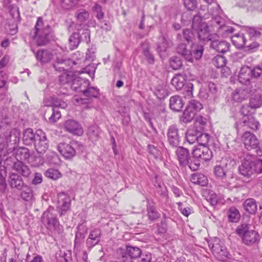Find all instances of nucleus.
I'll use <instances>...</instances> for the list:
<instances>
[{"mask_svg":"<svg viewBox=\"0 0 262 262\" xmlns=\"http://www.w3.org/2000/svg\"><path fill=\"white\" fill-rule=\"evenodd\" d=\"M242 141L248 150L254 149L256 156H262V148L260 146L259 141L255 135L246 131L242 136Z\"/></svg>","mask_w":262,"mask_h":262,"instance_id":"39448f33","label":"nucleus"},{"mask_svg":"<svg viewBox=\"0 0 262 262\" xmlns=\"http://www.w3.org/2000/svg\"><path fill=\"white\" fill-rule=\"evenodd\" d=\"M238 170L239 173L244 177L247 178H250L254 173L253 161L244 159L242 161L241 165L238 166Z\"/></svg>","mask_w":262,"mask_h":262,"instance_id":"ddd939ff","label":"nucleus"},{"mask_svg":"<svg viewBox=\"0 0 262 262\" xmlns=\"http://www.w3.org/2000/svg\"><path fill=\"white\" fill-rule=\"evenodd\" d=\"M34 52L35 57L38 61L41 63L49 62L53 57L52 52L48 49H39L36 52Z\"/></svg>","mask_w":262,"mask_h":262,"instance_id":"a878e982","label":"nucleus"},{"mask_svg":"<svg viewBox=\"0 0 262 262\" xmlns=\"http://www.w3.org/2000/svg\"><path fill=\"white\" fill-rule=\"evenodd\" d=\"M172 85L177 90H182L187 92V95L192 94L193 84L190 82H186L184 76L179 74L171 79Z\"/></svg>","mask_w":262,"mask_h":262,"instance_id":"1a4fd4ad","label":"nucleus"},{"mask_svg":"<svg viewBox=\"0 0 262 262\" xmlns=\"http://www.w3.org/2000/svg\"><path fill=\"white\" fill-rule=\"evenodd\" d=\"M83 95L88 98H97L99 94V90L97 87L90 86L84 90Z\"/></svg>","mask_w":262,"mask_h":262,"instance_id":"a18cd8bd","label":"nucleus"},{"mask_svg":"<svg viewBox=\"0 0 262 262\" xmlns=\"http://www.w3.org/2000/svg\"><path fill=\"white\" fill-rule=\"evenodd\" d=\"M184 105L182 97L178 95L171 96L169 99V107L174 112L181 111Z\"/></svg>","mask_w":262,"mask_h":262,"instance_id":"c85d7f7f","label":"nucleus"},{"mask_svg":"<svg viewBox=\"0 0 262 262\" xmlns=\"http://www.w3.org/2000/svg\"><path fill=\"white\" fill-rule=\"evenodd\" d=\"M244 90H250V89L246 88L245 89H236L232 94V99L234 101L238 102H242L248 97L247 95H245L246 92Z\"/></svg>","mask_w":262,"mask_h":262,"instance_id":"a19ab883","label":"nucleus"},{"mask_svg":"<svg viewBox=\"0 0 262 262\" xmlns=\"http://www.w3.org/2000/svg\"><path fill=\"white\" fill-rule=\"evenodd\" d=\"M61 113L55 107H48L45 111L43 117L46 119L48 118V121L50 123H55L61 117Z\"/></svg>","mask_w":262,"mask_h":262,"instance_id":"bb28decb","label":"nucleus"},{"mask_svg":"<svg viewBox=\"0 0 262 262\" xmlns=\"http://www.w3.org/2000/svg\"><path fill=\"white\" fill-rule=\"evenodd\" d=\"M196 31H198V36L199 40L203 42L212 41L215 37H219L217 33H210L209 26L206 25Z\"/></svg>","mask_w":262,"mask_h":262,"instance_id":"dca6fc26","label":"nucleus"},{"mask_svg":"<svg viewBox=\"0 0 262 262\" xmlns=\"http://www.w3.org/2000/svg\"><path fill=\"white\" fill-rule=\"evenodd\" d=\"M9 184L11 188H15L18 190H20L26 184L21 177L18 173L11 172L9 174Z\"/></svg>","mask_w":262,"mask_h":262,"instance_id":"4be33fe9","label":"nucleus"},{"mask_svg":"<svg viewBox=\"0 0 262 262\" xmlns=\"http://www.w3.org/2000/svg\"><path fill=\"white\" fill-rule=\"evenodd\" d=\"M74 78V75L70 73H63L62 74L59 76V80L60 83L62 84L72 83V80Z\"/></svg>","mask_w":262,"mask_h":262,"instance_id":"052dcab7","label":"nucleus"},{"mask_svg":"<svg viewBox=\"0 0 262 262\" xmlns=\"http://www.w3.org/2000/svg\"><path fill=\"white\" fill-rule=\"evenodd\" d=\"M228 221L232 223H237L241 219V214L238 210L235 207H231L227 211Z\"/></svg>","mask_w":262,"mask_h":262,"instance_id":"e433bc0d","label":"nucleus"},{"mask_svg":"<svg viewBox=\"0 0 262 262\" xmlns=\"http://www.w3.org/2000/svg\"><path fill=\"white\" fill-rule=\"evenodd\" d=\"M183 35L186 41L188 42H192L195 38L193 31L190 29H185L183 31Z\"/></svg>","mask_w":262,"mask_h":262,"instance_id":"69168bd1","label":"nucleus"},{"mask_svg":"<svg viewBox=\"0 0 262 262\" xmlns=\"http://www.w3.org/2000/svg\"><path fill=\"white\" fill-rule=\"evenodd\" d=\"M102 232L98 228H96L90 231L88 238L86 241V245L89 249L92 248L98 245L100 241Z\"/></svg>","mask_w":262,"mask_h":262,"instance_id":"4468645a","label":"nucleus"},{"mask_svg":"<svg viewBox=\"0 0 262 262\" xmlns=\"http://www.w3.org/2000/svg\"><path fill=\"white\" fill-rule=\"evenodd\" d=\"M212 251L214 255L220 261H225L228 257V252L226 247L219 244H213Z\"/></svg>","mask_w":262,"mask_h":262,"instance_id":"aec40b11","label":"nucleus"},{"mask_svg":"<svg viewBox=\"0 0 262 262\" xmlns=\"http://www.w3.org/2000/svg\"><path fill=\"white\" fill-rule=\"evenodd\" d=\"M195 115L192 111L186 107L183 114L180 118V122L181 124H186L190 122L194 118Z\"/></svg>","mask_w":262,"mask_h":262,"instance_id":"4c0bfd02","label":"nucleus"},{"mask_svg":"<svg viewBox=\"0 0 262 262\" xmlns=\"http://www.w3.org/2000/svg\"><path fill=\"white\" fill-rule=\"evenodd\" d=\"M76 29L79 34V37L81 42H85L86 43L90 42V30L88 28L83 29L81 25L76 26Z\"/></svg>","mask_w":262,"mask_h":262,"instance_id":"c9c22d12","label":"nucleus"},{"mask_svg":"<svg viewBox=\"0 0 262 262\" xmlns=\"http://www.w3.org/2000/svg\"><path fill=\"white\" fill-rule=\"evenodd\" d=\"M243 207L247 212L251 214H255L257 210V204L256 200L253 198L246 199L244 203Z\"/></svg>","mask_w":262,"mask_h":262,"instance_id":"7c9ffc66","label":"nucleus"},{"mask_svg":"<svg viewBox=\"0 0 262 262\" xmlns=\"http://www.w3.org/2000/svg\"><path fill=\"white\" fill-rule=\"evenodd\" d=\"M63 127L66 131L77 136H81L83 134L81 125L77 121L73 119L66 120L63 124Z\"/></svg>","mask_w":262,"mask_h":262,"instance_id":"f8f14e48","label":"nucleus"},{"mask_svg":"<svg viewBox=\"0 0 262 262\" xmlns=\"http://www.w3.org/2000/svg\"><path fill=\"white\" fill-rule=\"evenodd\" d=\"M100 129L96 126H92L89 127L88 135L93 142L96 141L99 137Z\"/></svg>","mask_w":262,"mask_h":262,"instance_id":"49530a36","label":"nucleus"},{"mask_svg":"<svg viewBox=\"0 0 262 262\" xmlns=\"http://www.w3.org/2000/svg\"><path fill=\"white\" fill-rule=\"evenodd\" d=\"M260 241V235L258 232L251 230L245 236L243 237V243L248 246H252L255 244H257Z\"/></svg>","mask_w":262,"mask_h":262,"instance_id":"393cba45","label":"nucleus"},{"mask_svg":"<svg viewBox=\"0 0 262 262\" xmlns=\"http://www.w3.org/2000/svg\"><path fill=\"white\" fill-rule=\"evenodd\" d=\"M236 164L234 160L231 158L223 159L221 164L214 167V173L220 181L221 185L224 187H228L231 185L233 177L228 174V170Z\"/></svg>","mask_w":262,"mask_h":262,"instance_id":"f257e3e1","label":"nucleus"},{"mask_svg":"<svg viewBox=\"0 0 262 262\" xmlns=\"http://www.w3.org/2000/svg\"><path fill=\"white\" fill-rule=\"evenodd\" d=\"M173 45L172 41L162 35L158 38L157 43V51L160 55L166 52L167 49Z\"/></svg>","mask_w":262,"mask_h":262,"instance_id":"b1692460","label":"nucleus"},{"mask_svg":"<svg viewBox=\"0 0 262 262\" xmlns=\"http://www.w3.org/2000/svg\"><path fill=\"white\" fill-rule=\"evenodd\" d=\"M164 84L158 85L155 90V94L159 99H164L168 95L167 90L166 89Z\"/></svg>","mask_w":262,"mask_h":262,"instance_id":"79ce46f5","label":"nucleus"},{"mask_svg":"<svg viewBox=\"0 0 262 262\" xmlns=\"http://www.w3.org/2000/svg\"><path fill=\"white\" fill-rule=\"evenodd\" d=\"M17 155L19 157L20 160L30 161V159H31L30 162H32V159L35 158V160L38 161V162L34 163V165L40 164L43 163V159L40 156L31 157L29 150L26 147L20 148L17 151Z\"/></svg>","mask_w":262,"mask_h":262,"instance_id":"5701e85b","label":"nucleus"},{"mask_svg":"<svg viewBox=\"0 0 262 262\" xmlns=\"http://www.w3.org/2000/svg\"><path fill=\"white\" fill-rule=\"evenodd\" d=\"M38 136V130L35 133L31 128H28L23 132L22 140L23 143L27 146L34 145Z\"/></svg>","mask_w":262,"mask_h":262,"instance_id":"6ab92c4d","label":"nucleus"},{"mask_svg":"<svg viewBox=\"0 0 262 262\" xmlns=\"http://www.w3.org/2000/svg\"><path fill=\"white\" fill-rule=\"evenodd\" d=\"M206 25L207 24L205 22L203 21L200 12H199L196 15L193 16L191 25V27L193 30H198Z\"/></svg>","mask_w":262,"mask_h":262,"instance_id":"58836bf2","label":"nucleus"},{"mask_svg":"<svg viewBox=\"0 0 262 262\" xmlns=\"http://www.w3.org/2000/svg\"><path fill=\"white\" fill-rule=\"evenodd\" d=\"M146 211L148 219L151 221H154L158 219L160 215L157 211L155 203L151 200H146Z\"/></svg>","mask_w":262,"mask_h":262,"instance_id":"cd10ccee","label":"nucleus"},{"mask_svg":"<svg viewBox=\"0 0 262 262\" xmlns=\"http://www.w3.org/2000/svg\"><path fill=\"white\" fill-rule=\"evenodd\" d=\"M170 65L171 67L175 70L180 69L183 64L180 58L177 56L172 57L169 59Z\"/></svg>","mask_w":262,"mask_h":262,"instance_id":"680f3d73","label":"nucleus"},{"mask_svg":"<svg viewBox=\"0 0 262 262\" xmlns=\"http://www.w3.org/2000/svg\"><path fill=\"white\" fill-rule=\"evenodd\" d=\"M219 37H215L210 42L211 48L219 53H225L229 51L230 44L226 40H219Z\"/></svg>","mask_w":262,"mask_h":262,"instance_id":"f3484780","label":"nucleus"},{"mask_svg":"<svg viewBox=\"0 0 262 262\" xmlns=\"http://www.w3.org/2000/svg\"><path fill=\"white\" fill-rule=\"evenodd\" d=\"M142 46L143 47V54L145 56L149 64H153L155 62V57L149 51V45L142 43Z\"/></svg>","mask_w":262,"mask_h":262,"instance_id":"603ef678","label":"nucleus"},{"mask_svg":"<svg viewBox=\"0 0 262 262\" xmlns=\"http://www.w3.org/2000/svg\"><path fill=\"white\" fill-rule=\"evenodd\" d=\"M186 107L189 110L193 112L194 114L196 115V113L203 108V105L199 101L195 100H191L189 102Z\"/></svg>","mask_w":262,"mask_h":262,"instance_id":"09e8293b","label":"nucleus"},{"mask_svg":"<svg viewBox=\"0 0 262 262\" xmlns=\"http://www.w3.org/2000/svg\"><path fill=\"white\" fill-rule=\"evenodd\" d=\"M13 169L24 178H28L31 173L29 167L21 161H17L13 165Z\"/></svg>","mask_w":262,"mask_h":262,"instance_id":"c756f323","label":"nucleus"},{"mask_svg":"<svg viewBox=\"0 0 262 262\" xmlns=\"http://www.w3.org/2000/svg\"><path fill=\"white\" fill-rule=\"evenodd\" d=\"M200 166V160L198 159L190 157V160L188 161L186 166H188L191 170L195 171L198 170Z\"/></svg>","mask_w":262,"mask_h":262,"instance_id":"13d9d810","label":"nucleus"},{"mask_svg":"<svg viewBox=\"0 0 262 262\" xmlns=\"http://www.w3.org/2000/svg\"><path fill=\"white\" fill-rule=\"evenodd\" d=\"M209 138L210 136L209 134L202 133L201 131H200L196 142L199 144L205 147V145H207L208 143Z\"/></svg>","mask_w":262,"mask_h":262,"instance_id":"bf43d9fd","label":"nucleus"},{"mask_svg":"<svg viewBox=\"0 0 262 262\" xmlns=\"http://www.w3.org/2000/svg\"><path fill=\"white\" fill-rule=\"evenodd\" d=\"M78 0H61L62 7L67 10L72 9L76 6Z\"/></svg>","mask_w":262,"mask_h":262,"instance_id":"338daca9","label":"nucleus"},{"mask_svg":"<svg viewBox=\"0 0 262 262\" xmlns=\"http://www.w3.org/2000/svg\"><path fill=\"white\" fill-rule=\"evenodd\" d=\"M39 154H44L49 147V141L46 133L41 129H38V136L33 145Z\"/></svg>","mask_w":262,"mask_h":262,"instance_id":"9b49d317","label":"nucleus"},{"mask_svg":"<svg viewBox=\"0 0 262 262\" xmlns=\"http://www.w3.org/2000/svg\"><path fill=\"white\" fill-rule=\"evenodd\" d=\"M166 136L167 142L171 146L176 147L179 145L181 134L177 125L173 124L168 127Z\"/></svg>","mask_w":262,"mask_h":262,"instance_id":"9d476101","label":"nucleus"},{"mask_svg":"<svg viewBox=\"0 0 262 262\" xmlns=\"http://www.w3.org/2000/svg\"><path fill=\"white\" fill-rule=\"evenodd\" d=\"M78 147L81 151L84 149L83 146L77 141H72L69 144L60 143L57 146L58 151L67 159H71L75 156Z\"/></svg>","mask_w":262,"mask_h":262,"instance_id":"423d86ee","label":"nucleus"},{"mask_svg":"<svg viewBox=\"0 0 262 262\" xmlns=\"http://www.w3.org/2000/svg\"><path fill=\"white\" fill-rule=\"evenodd\" d=\"M34 31L32 39L38 46H46L49 42V36L52 32V28L50 25L44 23L42 17L37 18Z\"/></svg>","mask_w":262,"mask_h":262,"instance_id":"f03ea898","label":"nucleus"},{"mask_svg":"<svg viewBox=\"0 0 262 262\" xmlns=\"http://www.w3.org/2000/svg\"><path fill=\"white\" fill-rule=\"evenodd\" d=\"M54 208L49 207L45 211L42 216L41 221L46 226V228L52 232L57 233L58 234L61 232L59 221L57 219L56 214L53 213Z\"/></svg>","mask_w":262,"mask_h":262,"instance_id":"20e7f679","label":"nucleus"},{"mask_svg":"<svg viewBox=\"0 0 262 262\" xmlns=\"http://www.w3.org/2000/svg\"><path fill=\"white\" fill-rule=\"evenodd\" d=\"M69 42L70 50H74L78 47L81 41L77 32L72 34L69 38Z\"/></svg>","mask_w":262,"mask_h":262,"instance_id":"37998d69","label":"nucleus"},{"mask_svg":"<svg viewBox=\"0 0 262 262\" xmlns=\"http://www.w3.org/2000/svg\"><path fill=\"white\" fill-rule=\"evenodd\" d=\"M75 17L78 21L83 22L89 19L90 13L87 10L84 9H80L75 13Z\"/></svg>","mask_w":262,"mask_h":262,"instance_id":"3c124183","label":"nucleus"},{"mask_svg":"<svg viewBox=\"0 0 262 262\" xmlns=\"http://www.w3.org/2000/svg\"><path fill=\"white\" fill-rule=\"evenodd\" d=\"M121 254L122 262H132L131 259H136L141 256L142 251L140 248L132 246H126L125 250L119 248L117 251Z\"/></svg>","mask_w":262,"mask_h":262,"instance_id":"6e6552de","label":"nucleus"},{"mask_svg":"<svg viewBox=\"0 0 262 262\" xmlns=\"http://www.w3.org/2000/svg\"><path fill=\"white\" fill-rule=\"evenodd\" d=\"M254 171L258 174L262 173V159H257L253 161Z\"/></svg>","mask_w":262,"mask_h":262,"instance_id":"774afa93","label":"nucleus"},{"mask_svg":"<svg viewBox=\"0 0 262 262\" xmlns=\"http://www.w3.org/2000/svg\"><path fill=\"white\" fill-rule=\"evenodd\" d=\"M249 104L255 111V110L262 105V96L260 95L252 96L249 100Z\"/></svg>","mask_w":262,"mask_h":262,"instance_id":"c03bdc74","label":"nucleus"},{"mask_svg":"<svg viewBox=\"0 0 262 262\" xmlns=\"http://www.w3.org/2000/svg\"><path fill=\"white\" fill-rule=\"evenodd\" d=\"M232 42L238 49L244 48L245 51H251L258 47L259 44L253 41L249 42L247 37L242 33H237L232 36Z\"/></svg>","mask_w":262,"mask_h":262,"instance_id":"0eeeda50","label":"nucleus"},{"mask_svg":"<svg viewBox=\"0 0 262 262\" xmlns=\"http://www.w3.org/2000/svg\"><path fill=\"white\" fill-rule=\"evenodd\" d=\"M251 80L258 79L262 75V68L257 65L253 68L250 67Z\"/></svg>","mask_w":262,"mask_h":262,"instance_id":"6e6d98bb","label":"nucleus"},{"mask_svg":"<svg viewBox=\"0 0 262 262\" xmlns=\"http://www.w3.org/2000/svg\"><path fill=\"white\" fill-rule=\"evenodd\" d=\"M199 132V130L194 128L188 129L185 136L187 141L190 144L194 143L197 141Z\"/></svg>","mask_w":262,"mask_h":262,"instance_id":"ea45409f","label":"nucleus"},{"mask_svg":"<svg viewBox=\"0 0 262 262\" xmlns=\"http://www.w3.org/2000/svg\"><path fill=\"white\" fill-rule=\"evenodd\" d=\"M45 176L51 179L56 180L61 177V174L57 169L49 168L45 172Z\"/></svg>","mask_w":262,"mask_h":262,"instance_id":"5fc2aeb1","label":"nucleus"},{"mask_svg":"<svg viewBox=\"0 0 262 262\" xmlns=\"http://www.w3.org/2000/svg\"><path fill=\"white\" fill-rule=\"evenodd\" d=\"M239 112L243 116V118H244L252 116L255 114V111L249 104L243 105L241 107Z\"/></svg>","mask_w":262,"mask_h":262,"instance_id":"de8ad7c7","label":"nucleus"},{"mask_svg":"<svg viewBox=\"0 0 262 262\" xmlns=\"http://www.w3.org/2000/svg\"><path fill=\"white\" fill-rule=\"evenodd\" d=\"M183 3L184 7L188 11H192L197 8L196 0H183Z\"/></svg>","mask_w":262,"mask_h":262,"instance_id":"e2e57ef3","label":"nucleus"},{"mask_svg":"<svg viewBox=\"0 0 262 262\" xmlns=\"http://www.w3.org/2000/svg\"><path fill=\"white\" fill-rule=\"evenodd\" d=\"M213 64L217 68L223 67L226 63L225 57L221 55H216L212 60Z\"/></svg>","mask_w":262,"mask_h":262,"instance_id":"4d7b16f0","label":"nucleus"},{"mask_svg":"<svg viewBox=\"0 0 262 262\" xmlns=\"http://www.w3.org/2000/svg\"><path fill=\"white\" fill-rule=\"evenodd\" d=\"M242 123L244 126L254 131L258 130L260 127L259 122L253 116L245 118H243Z\"/></svg>","mask_w":262,"mask_h":262,"instance_id":"2f4dec72","label":"nucleus"},{"mask_svg":"<svg viewBox=\"0 0 262 262\" xmlns=\"http://www.w3.org/2000/svg\"><path fill=\"white\" fill-rule=\"evenodd\" d=\"M250 226L248 224H241L237 227L235 230V232L238 236L241 237L242 239H243V237L245 236L246 234L250 231Z\"/></svg>","mask_w":262,"mask_h":262,"instance_id":"8fccbe9b","label":"nucleus"},{"mask_svg":"<svg viewBox=\"0 0 262 262\" xmlns=\"http://www.w3.org/2000/svg\"><path fill=\"white\" fill-rule=\"evenodd\" d=\"M246 31L249 38V40H248L249 41V42L254 41V39L256 37H260L261 35V33L259 31L253 27L247 28Z\"/></svg>","mask_w":262,"mask_h":262,"instance_id":"864d4df0","label":"nucleus"},{"mask_svg":"<svg viewBox=\"0 0 262 262\" xmlns=\"http://www.w3.org/2000/svg\"><path fill=\"white\" fill-rule=\"evenodd\" d=\"M89 85L90 82L88 79L74 75V78L71 84L72 90L82 93L84 90Z\"/></svg>","mask_w":262,"mask_h":262,"instance_id":"2eb2a0df","label":"nucleus"},{"mask_svg":"<svg viewBox=\"0 0 262 262\" xmlns=\"http://www.w3.org/2000/svg\"><path fill=\"white\" fill-rule=\"evenodd\" d=\"M176 154L180 165L186 167V164H188V161L190 158L189 150L182 146H179L176 149Z\"/></svg>","mask_w":262,"mask_h":262,"instance_id":"a211bd4d","label":"nucleus"},{"mask_svg":"<svg viewBox=\"0 0 262 262\" xmlns=\"http://www.w3.org/2000/svg\"><path fill=\"white\" fill-rule=\"evenodd\" d=\"M20 190V197L24 201L29 202L34 199V192L31 187L25 184Z\"/></svg>","mask_w":262,"mask_h":262,"instance_id":"72a5a7b5","label":"nucleus"},{"mask_svg":"<svg viewBox=\"0 0 262 262\" xmlns=\"http://www.w3.org/2000/svg\"><path fill=\"white\" fill-rule=\"evenodd\" d=\"M211 22L213 26H215L216 25L218 26L217 28L218 32L225 24L224 19L219 15L213 16Z\"/></svg>","mask_w":262,"mask_h":262,"instance_id":"0e129e2a","label":"nucleus"},{"mask_svg":"<svg viewBox=\"0 0 262 262\" xmlns=\"http://www.w3.org/2000/svg\"><path fill=\"white\" fill-rule=\"evenodd\" d=\"M190 181L194 184L205 186L208 184V179L206 176L201 173H193L190 178Z\"/></svg>","mask_w":262,"mask_h":262,"instance_id":"473e14b6","label":"nucleus"},{"mask_svg":"<svg viewBox=\"0 0 262 262\" xmlns=\"http://www.w3.org/2000/svg\"><path fill=\"white\" fill-rule=\"evenodd\" d=\"M204 50V47L199 44H192L188 49L184 43H179L177 48V52L186 60L192 62L193 59L201 58Z\"/></svg>","mask_w":262,"mask_h":262,"instance_id":"7ed1b4c3","label":"nucleus"},{"mask_svg":"<svg viewBox=\"0 0 262 262\" xmlns=\"http://www.w3.org/2000/svg\"><path fill=\"white\" fill-rule=\"evenodd\" d=\"M71 206L70 199L65 196L61 201H58V206L57 207L58 212L60 216L64 215L68 210H69Z\"/></svg>","mask_w":262,"mask_h":262,"instance_id":"f704fd0d","label":"nucleus"},{"mask_svg":"<svg viewBox=\"0 0 262 262\" xmlns=\"http://www.w3.org/2000/svg\"><path fill=\"white\" fill-rule=\"evenodd\" d=\"M250 67L243 66L241 68L238 75V80L243 84L248 85L251 80Z\"/></svg>","mask_w":262,"mask_h":262,"instance_id":"412c9836","label":"nucleus"}]
</instances>
